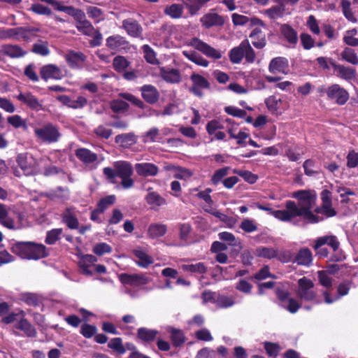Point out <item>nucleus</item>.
<instances>
[{"label": "nucleus", "instance_id": "nucleus-1", "mask_svg": "<svg viewBox=\"0 0 358 358\" xmlns=\"http://www.w3.org/2000/svg\"><path fill=\"white\" fill-rule=\"evenodd\" d=\"M292 197L297 199V203L288 200L285 204L289 210L291 221L296 217H301L306 224H316L324 220L322 217L315 215L311 210L316 201V194L313 192L298 190L293 192Z\"/></svg>", "mask_w": 358, "mask_h": 358}, {"label": "nucleus", "instance_id": "nucleus-2", "mask_svg": "<svg viewBox=\"0 0 358 358\" xmlns=\"http://www.w3.org/2000/svg\"><path fill=\"white\" fill-rule=\"evenodd\" d=\"M134 169L131 164L127 161H117L113 163V168L105 167L103 173L107 180L112 184H116V178H121V186L125 189H130L134 185V180L131 178Z\"/></svg>", "mask_w": 358, "mask_h": 358}, {"label": "nucleus", "instance_id": "nucleus-3", "mask_svg": "<svg viewBox=\"0 0 358 358\" xmlns=\"http://www.w3.org/2000/svg\"><path fill=\"white\" fill-rule=\"evenodd\" d=\"M11 252L24 259H39L48 256L46 247L32 241L16 242L13 244Z\"/></svg>", "mask_w": 358, "mask_h": 358}, {"label": "nucleus", "instance_id": "nucleus-4", "mask_svg": "<svg viewBox=\"0 0 358 358\" xmlns=\"http://www.w3.org/2000/svg\"><path fill=\"white\" fill-rule=\"evenodd\" d=\"M34 135L38 141L46 143H56L61 137L59 127L50 122L45 123L40 127H36Z\"/></svg>", "mask_w": 358, "mask_h": 358}, {"label": "nucleus", "instance_id": "nucleus-5", "mask_svg": "<svg viewBox=\"0 0 358 358\" xmlns=\"http://www.w3.org/2000/svg\"><path fill=\"white\" fill-rule=\"evenodd\" d=\"M120 96L130 102L133 106L139 109L138 115L139 118L159 116V112L158 110L152 108L151 106L146 104L145 101L131 93H120Z\"/></svg>", "mask_w": 358, "mask_h": 358}, {"label": "nucleus", "instance_id": "nucleus-6", "mask_svg": "<svg viewBox=\"0 0 358 358\" xmlns=\"http://www.w3.org/2000/svg\"><path fill=\"white\" fill-rule=\"evenodd\" d=\"M313 282L306 277H303L298 280L296 295L301 301H313L317 296V293L313 290Z\"/></svg>", "mask_w": 358, "mask_h": 358}, {"label": "nucleus", "instance_id": "nucleus-7", "mask_svg": "<svg viewBox=\"0 0 358 358\" xmlns=\"http://www.w3.org/2000/svg\"><path fill=\"white\" fill-rule=\"evenodd\" d=\"M189 78L192 82V86L189 88V91L197 97L201 98L203 96V90H209L210 88V82L199 73H192Z\"/></svg>", "mask_w": 358, "mask_h": 358}, {"label": "nucleus", "instance_id": "nucleus-8", "mask_svg": "<svg viewBox=\"0 0 358 358\" xmlns=\"http://www.w3.org/2000/svg\"><path fill=\"white\" fill-rule=\"evenodd\" d=\"M106 46L108 50L115 52L127 51L130 49V43L125 37L120 34L108 36L106 40Z\"/></svg>", "mask_w": 358, "mask_h": 358}, {"label": "nucleus", "instance_id": "nucleus-9", "mask_svg": "<svg viewBox=\"0 0 358 358\" xmlns=\"http://www.w3.org/2000/svg\"><path fill=\"white\" fill-rule=\"evenodd\" d=\"M190 45L194 47L198 51L202 52L208 57L215 59H219L222 57V54L219 50L211 47L210 45L196 37L191 39Z\"/></svg>", "mask_w": 358, "mask_h": 358}, {"label": "nucleus", "instance_id": "nucleus-10", "mask_svg": "<svg viewBox=\"0 0 358 358\" xmlns=\"http://www.w3.org/2000/svg\"><path fill=\"white\" fill-rule=\"evenodd\" d=\"M327 95L329 99L334 101L338 105H344L349 99L346 90L338 84H334L327 88Z\"/></svg>", "mask_w": 358, "mask_h": 358}, {"label": "nucleus", "instance_id": "nucleus-11", "mask_svg": "<svg viewBox=\"0 0 358 358\" xmlns=\"http://www.w3.org/2000/svg\"><path fill=\"white\" fill-rule=\"evenodd\" d=\"M64 58L71 69L81 70L86 62L87 56L80 51L69 50Z\"/></svg>", "mask_w": 358, "mask_h": 358}, {"label": "nucleus", "instance_id": "nucleus-12", "mask_svg": "<svg viewBox=\"0 0 358 358\" xmlns=\"http://www.w3.org/2000/svg\"><path fill=\"white\" fill-rule=\"evenodd\" d=\"M119 280L123 285H127L131 287H138L147 285L150 281V278L143 274H129L121 273L119 275Z\"/></svg>", "mask_w": 358, "mask_h": 358}, {"label": "nucleus", "instance_id": "nucleus-13", "mask_svg": "<svg viewBox=\"0 0 358 358\" xmlns=\"http://www.w3.org/2000/svg\"><path fill=\"white\" fill-rule=\"evenodd\" d=\"M40 75L45 81L49 79L62 80L65 76L59 67L52 64L43 66L40 70Z\"/></svg>", "mask_w": 358, "mask_h": 358}, {"label": "nucleus", "instance_id": "nucleus-14", "mask_svg": "<svg viewBox=\"0 0 358 358\" xmlns=\"http://www.w3.org/2000/svg\"><path fill=\"white\" fill-rule=\"evenodd\" d=\"M141 96L144 101L148 104H155L159 99V92L157 87L152 85L147 84L140 87Z\"/></svg>", "mask_w": 358, "mask_h": 358}, {"label": "nucleus", "instance_id": "nucleus-15", "mask_svg": "<svg viewBox=\"0 0 358 358\" xmlns=\"http://www.w3.org/2000/svg\"><path fill=\"white\" fill-rule=\"evenodd\" d=\"M159 76L168 83L177 84L181 82L182 78L178 69L166 66L159 67Z\"/></svg>", "mask_w": 358, "mask_h": 358}, {"label": "nucleus", "instance_id": "nucleus-16", "mask_svg": "<svg viewBox=\"0 0 358 358\" xmlns=\"http://www.w3.org/2000/svg\"><path fill=\"white\" fill-rule=\"evenodd\" d=\"M148 193L145 197V201L153 210H158L159 208L167 204L166 200L157 192L152 191V187L148 189Z\"/></svg>", "mask_w": 358, "mask_h": 358}, {"label": "nucleus", "instance_id": "nucleus-17", "mask_svg": "<svg viewBox=\"0 0 358 358\" xmlns=\"http://www.w3.org/2000/svg\"><path fill=\"white\" fill-rule=\"evenodd\" d=\"M122 27L127 34L133 38H139L143 33V28L137 20L133 18H127L122 21Z\"/></svg>", "mask_w": 358, "mask_h": 358}, {"label": "nucleus", "instance_id": "nucleus-18", "mask_svg": "<svg viewBox=\"0 0 358 358\" xmlns=\"http://www.w3.org/2000/svg\"><path fill=\"white\" fill-rule=\"evenodd\" d=\"M200 22L206 29H210L215 26L222 27L225 21L223 16L216 13L209 12L200 19Z\"/></svg>", "mask_w": 358, "mask_h": 358}, {"label": "nucleus", "instance_id": "nucleus-19", "mask_svg": "<svg viewBox=\"0 0 358 358\" xmlns=\"http://www.w3.org/2000/svg\"><path fill=\"white\" fill-rule=\"evenodd\" d=\"M16 98L33 110L38 111L43 109L42 103L31 92H20Z\"/></svg>", "mask_w": 358, "mask_h": 358}, {"label": "nucleus", "instance_id": "nucleus-20", "mask_svg": "<svg viewBox=\"0 0 358 358\" xmlns=\"http://www.w3.org/2000/svg\"><path fill=\"white\" fill-rule=\"evenodd\" d=\"M135 170L139 176L144 178L156 176L159 172L158 166L149 162L136 164Z\"/></svg>", "mask_w": 358, "mask_h": 358}, {"label": "nucleus", "instance_id": "nucleus-21", "mask_svg": "<svg viewBox=\"0 0 358 358\" xmlns=\"http://www.w3.org/2000/svg\"><path fill=\"white\" fill-rule=\"evenodd\" d=\"M289 69L288 59L283 57H277L272 59L268 65V70L271 73H287Z\"/></svg>", "mask_w": 358, "mask_h": 358}, {"label": "nucleus", "instance_id": "nucleus-22", "mask_svg": "<svg viewBox=\"0 0 358 358\" xmlns=\"http://www.w3.org/2000/svg\"><path fill=\"white\" fill-rule=\"evenodd\" d=\"M322 201L323 215L331 217L336 215V211L332 208L331 193L328 189H323L320 194Z\"/></svg>", "mask_w": 358, "mask_h": 358}, {"label": "nucleus", "instance_id": "nucleus-23", "mask_svg": "<svg viewBox=\"0 0 358 358\" xmlns=\"http://www.w3.org/2000/svg\"><path fill=\"white\" fill-rule=\"evenodd\" d=\"M61 217L62 222L65 224L69 229L71 230L78 229L79 221L72 208H66L62 214Z\"/></svg>", "mask_w": 358, "mask_h": 358}, {"label": "nucleus", "instance_id": "nucleus-24", "mask_svg": "<svg viewBox=\"0 0 358 358\" xmlns=\"http://www.w3.org/2000/svg\"><path fill=\"white\" fill-rule=\"evenodd\" d=\"M331 65L334 69L337 72L338 76L342 79L352 80L357 76V71L354 68L345 66L334 62H332Z\"/></svg>", "mask_w": 358, "mask_h": 358}, {"label": "nucleus", "instance_id": "nucleus-25", "mask_svg": "<svg viewBox=\"0 0 358 358\" xmlns=\"http://www.w3.org/2000/svg\"><path fill=\"white\" fill-rule=\"evenodd\" d=\"M218 237L221 241L227 243L229 245L234 247L233 252L235 255H238L243 248L240 240L236 238L232 233L222 231L218 234Z\"/></svg>", "mask_w": 358, "mask_h": 358}, {"label": "nucleus", "instance_id": "nucleus-26", "mask_svg": "<svg viewBox=\"0 0 358 358\" xmlns=\"http://www.w3.org/2000/svg\"><path fill=\"white\" fill-rule=\"evenodd\" d=\"M40 31L38 28L33 27H16V38H22L24 41H31L38 36L37 33Z\"/></svg>", "mask_w": 358, "mask_h": 358}, {"label": "nucleus", "instance_id": "nucleus-27", "mask_svg": "<svg viewBox=\"0 0 358 358\" xmlns=\"http://www.w3.org/2000/svg\"><path fill=\"white\" fill-rule=\"evenodd\" d=\"M281 35L293 47L298 43L297 31L288 24H282L280 27Z\"/></svg>", "mask_w": 358, "mask_h": 358}, {"label": "nucleus", "instance_id": "nucleus-28", "mask_svg": "<svg viewBox=\"0 0 358 358\" xmlns=\"http://www.w3.org/2000/svg\"><path fill=\"white\" fill-rule=\"evenodd\" d=\"M325 244L332 248L334 252H336L340 246V243L336 236H324L317 238L313 248L317 250Z\"/></svg>", "mask_w": 358, "mask_h": 358}, {"label": "nucleus", "instance_id": "nucleus-29", "mask_svg": "<svg viewBox=\"0 0 358 358\" xmlns=\"http://www.w3.org/2000/svg\"><path fill=\"white\" fill-rule=\"evenodd\" d=\"M312 261L313 254L310 250L308 248H303L298 251L293 262L298 265L309 266L312 264Z\"/></svg>", "mask_w": 358, "mask_h": 358}, {"label": "nucleus", "instance_id": "nucleus-30", "mask_svg": "<svg viewBox=\"0 0 358 358\" xmlns=\"http://www.w3.org/2000/svg\"><path fill=\"white\" fill-rule=\"evenodd\" d=\"M1 52L10 58H19L24 57L26 55V51H24L20 45L10 44L3 45L1 50Z\"/></svg>", "mask_w": 358, "mask_h": 358}, {"label": "nucleus", "instance_id": "nucleus-31", "mask_svg": "<svg viewBox=\"0 0 358 358\" xmlns=\"http://www.w3.org/2000/svg\"><path fill=\"white\" fill-rule=\"evenodd\" d=\"M167 331L170 334V339L175 348L180 347L185 343L186 337L181 329L169 327Z\"/></svg>", "mask_w": 358, "mask_h": 358}, {"label": "nucleus", "instance_id": "nucleus-32", "mask_svg": "<svg viewBox=\"0 0 358 358\" xmlns=\"http://www.w3.org/2000/svg\"><path fill=\"white\" fill-rule=\"evenodd\" d=\"M75 155L80 161L85 164L94 163L98 159L96 153L92 152L87 148H78L76 150Z\"/></svg>", "mask_w": 358, "mask_h": 358}, {"label": "nucleus", "instance_id": "nucleus-33", "mask_svg": "<svg viewBox=\"0 0 358 358\" xmlns=\"http://www.w3.org/2000/svg\"><path fill=\"white\" fill-rule=\"evenodd\" d=\"M252 45L257 49H262L266 45L265 34L259 29L255 28L250 34Z\"/></svg>", "mask_w": 358, "mask_h": 358}, {"label": "nucleus", "instance_id": "nucleus-34", "mask_svg": "<svg viewBox=\"0 0 358 358\" xmlns=\"http://www.w3.org/2000/svg\"><path fill=\"white\" fill-rule=\"evenodd\" d=\"M76 27L80 32L89 36L92 35L94 27L92 23L86 19L85 13L80 16V19L76 20Z\"/></svg>", "mask_w": 358, "mask_h": 358}, {"label": "nucleus", "instance_id": "nucleus-35", "mask_svg": "<svg viewBox=\"0 0 358 358\" xmlns=\"http://www.w3.org/2000/svg\"><path fill=\"white\" fill-rule=\"evenodd\" d=\"M167 232V226L161 223L151 224L148 229V236L150 238L155 239L162 237Z\"/></svg>", "mask_w": 358, "mask_h": 358}, {"label": "nucleus", "instance_id": "nucleus-36", "mask_svg": "<svg viewBox=\"0 0 358 358\" xmlns=\"http://www.w3.org/2000/svg\"><path fill=\"white\" fill-rule=\"evenodd\" d=\"M15 328L24 331L27 337L34 338L37 335L36 328L25 318H22Z\"/></svg>", "mask_w": 358, "mask_h": 358}, {"label": "nucleus", "instance_id": "nucleus-37", "mask_svg": "<svg viewBox=\"0 0 358 358\" xmlns=\"http://www.w3.org/2000/svg\"><path fill=\"white\" fill-rule=\"evenodd\" d=\"M158 331L150 329L145 327H141L137 331V337L143 342L150 343L156 338Z\"/></svg>", "mask_w": 358, "mask_h": 358}, {"label": "nucleus", "instance_id": "nucleus-38", "mask_svg": "<svg viewBox=\"0 0 358 358\" xmlns=\"http://www.w3.org/2000/svg\"><path fill=\"white\" fill-rule=\"evenodd\" d=\"M244 40L238 46L233 48L229 52V57L231 63L239 64L244 57Z\"/></svg>", "mask_w": 358, "mask_h": 358}, {"label": "nucleus", "instance_id": "nucleus-39", "mask_svg": "<svg viewBox=\"0 0 358 358\" xmlns=\"http://www.w3.org/2000/svg\"><path fill=\"white\" fill-rule=\"evenodd\" d=\"M182 55L189 61L199 66L207 67L209 64L208 60L194 50H184L182 51Z\"/></svg>", "mask_w": 358, "mask_h": 358}, {"label": "nucleus", "instance_id": "nucleus-40", "mask_svg": "<svg viewBox=\"0 0 358 358\" xmlns=\"http://www.w3.org/2000/svg\"><path fill=\"white\" fill-rule=\"evenodd\" d=\"M211 0H184V4L191 15H195L200 9Z\"/></svg>", "mask_w": 358, "mask_h": 358}, {"label": "nucleus", "instance_id": "nucleus-41", "mask_svg": "<svg viewBox=\"0 0 358 358\" xmlns=\"http://www.w3.org/2000/svg\"><path fill=\"white\" fill-rule=\"evenodd\" d=\"M133 254L136 258L138 259V261L136 262V264L141 268H147L153 263L152 257L142 250H134L133 251Z\"/></svg>", "mask_w": 358, "mask_h": 358}, {"label": "nucleus", "instance_id": "nucleus-42", "mask_svg": "<svg viewBox=\"0 0 358 358\" xmlns=\"http://www.w3.org/2000/svg\"><path fill=\"white\" fill-rule=\"evenodd\" d=\"M115 143H119L122 147H129L136 143V136L133 133H127L118 134L115 138Z\"/></svg>", "mask_w": 358, "mask_h": 358}, {"label": "nucleus", "instance_id": "nucleus-43", "mask_svg": "<svg viewBox=\"0 0 358 358\" xmlns=\"http://www.w3.org/2000/svg\"><path fill=\"white\" fill-rule=\"evenodd\" d=\"M17 163L21 169L24 172L25 175H30L33 171L31 164L28 160L27 153H20L17 156Z\"/></svg>", "mask_w": 358, "mask_h": 358}, {"label": "nucleus", "instance_id": "nucleus-44", "mask_svg": "<svg viewBox=\"0 0 358 358\" xmlns=\"http://www.w3.org/2000/svg\"><path fill=\"white\" fill-rule=\"evenodd\" d=\"M183 10V5L173 3L171 6H166L164 10V13L165 15L170 16L173 19H178L182 17Z\"/></svg>", "mask_w": 358, "mask_h": 358}, {"label": "nucleus", "instance_id": "nucleus-45", "mask_svg": "<svg viewBox=\"0 0 358 358\" xmlns=\"http://www.w3.org/2000/svg\"><path fill=\"white\" fill-rule=\"evenodd\" d=\"M55 10L66 13L73 17L76 21L78 19H80V16L84 13L81 9L76 8L72 6H63L60 2H59Z\"/></svg>", "mask_w": 358, "mask_h": 358}, {"label": "nucleus", "instance_id": "nucleus-46", "mask_svg": "<svg viewBox=\"0 0 358 358\" xmlns=\"http://www.w3.org/2000/svg\"><path fill=\"white\" fill-rule=\"evenodd\" d=\"M130 62L124 56L117 55L113 60V67L117 73H123L130 65Z\"/></svg>", "mask_w": 358, "mask_h": 358}, {"label": "nucleus", "instance_id": "nucleus-47", "mask_svg": "<svg viewBox=\"0 0 358 358\" xmlns=\"http://www.w3.org/2000/svg\"><path fill=\"white\" fill-rule=\"evenodd\" d=\"M144 54L145 61L152 65L159 64V61L157 58V54L155 50L148 44H145L141 47Z\"/></svg>", "mask_w": 358, "mask_h": 358}, {"label": "nucleus", "instance_id": "nucleus-48", "mask_svg": "<svg viewBox=\"0 0 358 358\" xmlns=\"http://www.w3.org/2000/svg\"><path fill=\"white\" fill-rule=\"evenodd\" d=\"M255 254L259 257L271 259L277 257L278 251L273 248L259 246L256 248Z\"/></svg>", "mask_w": 358, "mask_h": 358}, {"label": "nucleus", "instance_id": "nucleus-49", "mask_svg": "<svg viewBox=\"0 0 358 358\" xmlns=\"http://www.w3.org/2000/svg\"><path fill=\"white\" fill-rule=\"evenodd\" d=\"M266 211L271 215L282 222H290V215L287 208L285 210H273L269 206H266Z\"/></svg>", "mask_w": 358, "mask_h": 358}, {"label": "nucleus", "instance_id": "nucleus-50", "mask_svg": "<svg viewBox=\"0 0 358 358\" xmlns=\"http://www.w3.org/2000/svg\"><path fill=\"white\" fill-rule=\"evenodd\" d=\"M279 5L273 6L270 8L265 10L264 13L271 19L275 20L278 17H282L285 6V4L282 2L278 3Z\"/></svg>", "mask_w": 358, "mask_h": 358}, {"label": "nucleus", "instance_id": "nucleus-51", "mask_svg": "<svg viewBox=\"0 0 358 358\" xmlns=\"http://www.w3.org/2000/svg\"><path fill=\"white\" fill-rule=\"evenodd\" d=\"M62 233L63 229L62 228H55L48 231L45 243L48 245H55L61 238Z\"/></svg>", "mask_w": 358, "mask_h": 358}, {"label": "nucleus", "instance_id": "nucleus-52", "mask_svg": "<svg viewBox=\"0 0 358 358\" xmlns=\"http://www.w3.org/2000/svg\"><path fill=\"white\" fill-rule=\"evenodd\" d=\"M342 59L353 65L358 64V56L355 50L350 48H345L341 54Z\"/></svg>", "mask_w": 358, "mask_h": 358}, {"label": "nucleus", "instance_id": "nucleus-53", "mask_svg": "<svg viewBox=\"0 0 358 358\" xmlns=\"http://www.w3.org/2000/svg\"><path fill=\"white\" fill-rule=\"evenodd\" d=\"M182 268L184 271L192 273L204 274L207 272V268L204 263L199 262L195 264H183Z\"/></svg>", "mask_w": 358, "mask_h": 358}, {"label": "nucleus", "instance_id": "nucleus-54", "mask_svg": "<svg viewBox=\"0 0 358 358\" xmlns=\"http://www.w3.org/2000/svg\"><path fill=\"white\" fill-rule=\"evenodd\" d=\"M110 108L115 113H124L129 110V105L122 99H114L110 103Z\"/></svg>", "mask_w": 358, "mask_h": 358}, {"label": "nucleus", "instance_id": "nucleus-55", "mask_svg": "<svg viewBox=\"0 0 358 358\" xmlns=\"http://www.w3.org/2000/svg\"><path fill=\"white\" fill-rule=\"evenodd\" d=\"M230 169L231 168L229 166H224L216 170L211 177V182L214 185H217L221 182H222L224 178L228 175Z\"/></svg>", "mask_w": 358, "mask_h": 358}, {"label": "nucleus", "instance_id": "nucleus-56", "mask_svg": "<svg viewBox=\"0 0 358 358\" xmlns=\"http://www.w3.org/2000/svg\"><path fill=\"white\" fill-rule=\"evenodd\" d=\"M115 200L116 198L115 195L106 196L98 201L96 208L98 211L103 213L110 206L115 202Z\"/></svg>", "mask_w": 358, "mask_h": 358}, {"label": "nucleus", "instance_id": "nucleus-57", "mask_svg": "<svg viewBox=\"0 0 358 358\" xmlns=\"http://www.w3.org/2000/svg\"><path fill=\"white\" fill-rule=\"evenodd\" d=\"M108 347L119 355H123L126 352V348L122 343V339L120 337H116L110 339L108 343Z\"/></svg>", "mask_w": 358, "mask_h": 358}, {"label": "nucleus", "instance_id": "nucleus-58", "mask_svg": "<svg viewBox=\"0 0 358 358\" xmlns=\"http://www.w3.org/2000/svg\"><path fill=\"white\" fill-rule=\"evenodd\" d=\"M7 122L15 129L22 128L24 131L28 129L26 120H23L19 115L9 116L7 118Z\"/></svg>", "mask_w": 358, "mask_h": 358}, {"label": "nucleus", "instance_id": "nucleus-59", "mask_svg": "<svg viewBox=\"0 0 358 358\" xmlns=\"http://www.w3.org/2000/svg\"><path fill=\"white\" fill-rule=\"evenodd\" d=\"M29 10L37 15L46 16H50L52 14V10L49 7L38 3H32Z\"/></svg>", "mask_w": 358, "mask_h": 358}, {"label": "nucleus", "instance_id": "nucleus-60", "mask_svg": "<svg viewBox=\"0 0 358 358\" xmlns=\"http://www.w3.org/2000/svg\"><path fill=\"white\" fill-rule=\"evenodd\" d=\"M41 43H34L32 46L31 51L41 56H48L50 54L48 41H40Z\"/></svg>", "mask_w": 358, "mask_h": 358}, {"label": "nucleus", "instance_id": "nucleus-61", "mask_svg": "<svg viewBox=\"0 0 358 358\" xmlns=\"http://www.w3.org/2000/svg\"><path fill=\"white\" fill-rule=\"evenodd\" d=\"M350 1H349L348 0L341 1V7L343 15L347 20L355 23L357 22V20L354 16V14L350 9Z\"/></svg>", "mask_w": 358, "mask_h": 358}, {"label": "nucleus", "instance_id": "nucleus-62", "mask_svg": "<svg viewBox=\"0 0 358 358\" xmlns=\"http://www.w3.org/2000/svg\"><path fill=\"white\" fill-rule=\"evenodd\" d=\"M264 347L269 357L273 358L278 357L280 350V347L278 343L266 341L264 343Z\"/></svg>", "mask_w": 358, "mask_h": 358}, {"label": "nucleus", "instance_id": "nucleus-63", "mask_svg": "<svg viewBox=\"0 0 358 358\" xmlns=\"http://www.w3.org/2000/svg\"><path fill=\"white\" fill-rule=\"evenodd\" d=\"M93 252L97 256H102L104 254L111 253L112 248L106 243H99L94 246Z\"/></svg>", "mask_w": 358, "mask_h": 358}, {"label": "nucleus", "instance_id": "nucleus-64", "mask_svg": "<svg viewBox=\"0 0 358 358\" xmlns=\"http://www.w3.org/2000/svg\"><path fill=\"white\" fill-rule=\"evenodd\" d=\"M22 300L28 306H38L40 301L37 294L34 293H24L22 295Z\"/></svg>", "mask_w": 358, "mask_h": 358}]
</instances>
